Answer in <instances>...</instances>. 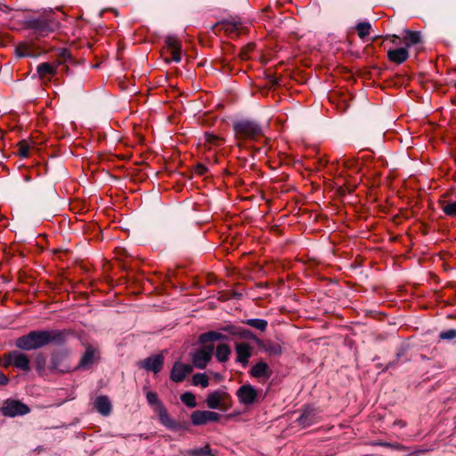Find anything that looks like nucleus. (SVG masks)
<instances>
[{"label": "nucleus", "mask_w": 456, "mask_h": 456, "mask_svg": "<svg viewBox=\"0 0 456 456\" xmlns=\"http://www.w3.org/2000/svg\"><path fill=\"white\" fill-rule=\"evenodd\" d=\"M387 57L389 61L401 64L409 57L408 48L404 45L403 47L388 50Z\"/></svg>", "instance_id": "obj_13"}, {"label": "nucleus", "mask_w": 456, "mask_h": 456, "mask_svg": "<svg viewBox=\"0 0 456 456\" xmlns=\"http://www.w3.org/2000/svg\"><path fill=\"white\" fill-rule=\"evenodd\" d=\"M184 456H209L211 455V450L208 445L203 447L189 449L184 452Z\"/></svg>", "instance_id": "obj_21"}, {"label": "nucleus", "mask_w": 456, "mask_h": 456, "mask_svg": "<svg viewBox=\"0 0 456 456\" xmlns=\"http://www.w3.org/2000/svg\"><path fill=\"white\" fill-rule=\"evenodd\" d=\"M164 363V357L161 354L152 355L139 362V366L154 373L159 372Z\"/></svg>", "instance_id": "obj_10"}, {"label": "nucleus", "mask_w": 456, "mask_h": 456, "mask_svg": "<svg viewBox=\"0 0 456 456\" xmlns=\"http://www.w3.org/2000/svg\"><path fill=\"white\" fill-rule=\"evenodd\" d=\"M207 171V167L202 165V164H199L196 168H195V172L198 174V175H203L205 174Z\"/></svg>", "instance_id": "obj_36"}, {"label": "nucleus", "mask_w": 456, "mask_h": 456, "mask_svg": "<svg viewBox=\"0 0 456 456\" xmlns=\"http://www.w3.org/2000/svg\"><path fill=\"white\" fill-rule=\"evenodd\" d=\"M192 384L205 388L208 387L209 379L205 373H197L192 377Z\"/></svg>", "instance_id": "obj_24"}, {"label": "nucleus", "mask_w": 456, "mask_h": 456, "mask_svg": "<svg viewBox=\"0 0 456 456\" xmlns=\"http://www.w3.org/2000/svg\"><path fill=\"white\" fill-rule=\"evenodd\" d=\"M57 333L50 330H35L20 337L16 346L22 350H34L42 347L57 339Z\"/></svg>", "instance_id": "obj_1"}, {"label": "nucleus", "mask_w": 456, "mask_h": 456, "mask_svg": "<svg viewBox=\"0 0 456 456\" xmlns=\"http://www.w3.org/2000/svg\"><path fill=\"white\" fill-rule=\"evenodd\" d=\"M206 404L209 409L227 411L231 406V396L226 391L218 389L208 395Z\"/></svg>", "instance_id": "obj_2"}, {"label": "nucleus", "mask_w": 456, "mask_h": 456, "mask_svg": "<svg viewBox=\"0 0 456 456\" xmlns=\"http://www.w3.org/2000/svg\"><path fill=\"white\" fill-rule=\"evenodd\" d=\"M231 349L227 344H220L216 349V357L221 362H225L229 360Z\"/></svg>", "instance_id": "obj_18"}, {"label": "nucleus", "mask_w": 456, "mask_h": 456, "mask_svg": "<svg viewBox=\"0 0 456 456\" xmlns=\"http://www.w3.org/2000/svg\"><path fill=\"white\" fill-rule=\"evenodd\" d=\"M219 419V413L210 411H195L191 415V422L197 426L216 422L218 421Z\"/></svg>", "instance_id": "obj_7"}, {"label": "nucleus", "mask_w": 456, "mask_h": 456, "mask_svg": "<svg viewBox=\"0 0 456 456\" xmlns=\"http://www.w3.org/2000/svg\"><path fill=\"white\" fill-rule=\"evenodd\" d=\"M10 364L24 371H28L30 370L28 357L17 351H12L5 356L4 365L6 367Z\"/></svg>", "instance_id": "obj_5"}, {"label": "nucleus", "mask_w": 456, "mask_h": 456, "mask_svg": "<svg viewBox=\"0 0 456 456\" xmlns=\"http://www.w3.org/2000/svg\"><path fill=\"white\" fill-rule=\"evenodd\" d=\"M167 51L170 52V61L180 62L182 60L181 44L177 38L168 37L166 40Z\"/></svg>", "instance_id": "obj_12"}, {"label": "nucleus", "mask_w": 456, "mask_h": 456, "mask_svg": "<svg viewBox=\"0 0 456 456\" xmlns=\"http://www.w3.org/2000/svg\"><path fill=\"white\" fill-rule=\"evenodd\" d=\"M420 42V35L418 32L405 31V36L403 37V44L407 47L417 45Z\"/></svg>", "instance_id": "obj_19"}, {"label": "nucleus", "mask_w": 456, "mask_h": 456, "mask_svg": "<svg viewBox=\"0 0 456 456\" xmlns=\"http://www.w3.org/2000/svg\"><path fill=\"white\" fill-rule=\"evenodd\" d=\"M29 145L26 141H21L18 144V154L21 158H27L28 156L29 152Z\"/></svg>", "instance_id": "obj_30"}, {"label": "nucleus", "mask_w": 456, "mask_h": 456, "mask_svg": "<svg viewBox=\"0 0 456 456\" xmlns=\"http://www.w3.org/2000/svg\"><path fill=\"white\" fill-rule=\"evenodd\" d=\"M247 323L259 330H265L267 327V322L263 319H249Z\"/></svg>", "instance_id": "obj_27"}, {"label": "nucleus", "mask_w": 456, "mask_h": 456, "mask_svg": "<svg viewBox=\"0 0 456 456\" xmlns=\"http://www.w3.org/2000/svg\"><path fill=\"white\" fill-rule=\"evenodd\" d=\"M226 337L217 331H209L200 335V341L201 343H207L208 341H216L225 338Z\"/></svg>", "instance_id": "obj_22"}, {"label": "nucleus", "mask_w": 456, "mask_h": 456, "mask_svg": "<svg viewBox=\"0 0 456 456\" xmlns=\"http://www.w3.org/2000/svg\"><path fill=\"white\" fill-rule=\"evenodd\" d=\"M233 129L239 138L254 139L263 133L261 127L250 120H239L235 122Z\"/></svg>", "instance_id": "obj_3"}, {"label": "nucleus", "mask_w": 456, "mask_h": 456, "mask_svg": "<svg viewBox=\"0 0 456 456\" xmlns=\"http://www.w3.org/2000/svg\"><path fill=\"white\" fill-rule=\"evenodd\" d=\"M94 407L102 415L107 416L111 411V403L107 396H99L94 401Z\"/></svg>", "instance_id": "obj_14"}, {"label": "nucleus", "mask_w": 456, "mask_h": 456, "mask_svg": "<svg viewBox=\"0 0 456 456\" xmlns=\"http://www.w3.org/2000/svg\"><path fill=\"white\" fill-rule=\"evenodd\" d=\"M236 395L240 403L249 405L257 400L259 393L251 385L247 384L241 386Z\"/></svg>", "instance_id": "obj_6"}, {"label": "nucleus", "mask_w": 456, "mask_h": 456, "mask_svg": "<svg viewBox=\"0 0 456 456\" xmlns=\"http://www.w3.org/2000/svg\"><path fill=\"white\" fill-rule=\"evenodd\" d=\"M55 26H56V24L54 22H52V21L45 22V20H41V21L37 22L36 28L41 33H45V32L52 31Z\"/></svg>", "instance_id": "obj_28"}, {"label": "nucleus", "mask_w": 456, "mask_h": 456, "mask_svg": "<svg viewBox=\"0 0 456 456\" xmlns=\"http://www.w3.org/2000/svg\"><path fill=\"white\" fill-rule=\"evenodd\" d=\"M251 346L248 343H238L235 346L236 362L246 366L248 359L251 356Z\"/></svg>", "instance_id": "obj_11"}, {"label": "nucleus", "mask_w": 456, "mask_h": 456, "mask_svg": "<svg viewBox=\"0 0 456 456\" xmlns=\"http://www.w3.org/2000/svg\"><path fill=\"white\" fill-rule=\"evenodd\" d=\"M220 26L225 32L232 34L237 32L240 27V23L236 21H224Z\"/></svg>", "instance_id": "obj_25"}, {"label": "nucleus", "mask_w": 456, "mask_h": 456, "mask_svg": "<svg viewBox=\"0 0 456 456\" xmlns=\"http://www.w3.org/2000/svg\"><path fill=\"white\" fill-rule=\"evenodd\" d=\"M443 210L446 215L454 216L456 215V202H450L443 207Z\"/></svg>", "instance_id": "obj_31"}, {"label": "nucleus", "mask_w": 456, "mask_h": 456, "mask_svg": "<svg viewBox=\"0 0 456 456\" xmlns=\"http://www.w3.org/2000/svg\"><path fill=\"white\" fill-rule=\"evenodd\" d=\"M251 375L255 378L268 377L269 367L264 362H259L251 368Z\"/></svg>", "instance_id": "obj_16"}, {"label": "nucleus", "mask_w": 456, "mask_h": 456, "mask_svg": "<svg viewBox=\"0 0 456 456\" xmlns=\"http://www.w3.org/2000/svg\"><path fill=\"white\" fill-rule=\"evenodd\" d=\"M265 350L272 354H279L281 353V347L278 344H268Z\"/></svg>", "instance_id": "obj_32"}, {"label": "nucleus", "mask_w": 456, "mask_h": 456, "mask_svg": "<svg viewBox=\"0 0 456 456\" xmlns=\"http://www.w3.org/2000/svg\"><path fill=\"white\" fill-rule=\"evenodd\" d=\"M155 412L158 414L161 424H163L164 426H166L168 428H175V422L168 415V413L164 406H159L158 411H156Z\"/></svg>", "instance_id": "obj_15"}, {"label": "nucleus", "mask_w": 456, "mask_h": 456, "mask_svg": "<svg viewBox=\"0 0 456 456\" xmlns=\"http://www.w3.org/2000/svg\"><path fill=\"white\" fill-rule=\"evenodd\" d=\"M389 38L391 39V42L395 45H399L400 44H403V39H401L399 37L393 35L390 36Z\"/></svg>", "instance_id": "obj_35"}, {"label": "nucleus", "mask_w": 456, "mask_h": 456, "mask_svg": "<svg viewBox=\"0 0 456 456\" xmlns=\"http://www.w3.org/2000/svg\"><path fill=\"white\" fill-rule=\"evenodd\" d=\"M95 360V351L92 348H87L84 355L82 356L79 367L83 369H88Z\"/></svg>", "instance_id": "obj_17"}, {"label": "nucleus", "mask_w": 456, "mask_h": 456, "mask_svg": "<svg viewBox=\"0 0 456 456\" xmlns=\"http://www.w3.org/2000/svg\"><path fill=\"white\" fill-rule=\"evenodd\" d=\"M456 338V330L451 329L440 333V338L442 339H453Z\"/></svg>", "instance_id": "obj_33"}, {"label": "nucleus", "mask_w": 456, "mask_h": 456, "mask_svg": "<svg viewBox=\"0 0 456 456\" xmlns=\"http://www.w3.org/2000/svg\"><path fill=\"white\" fill-rule=\"evenodd\" d=\"M29 411L27 405L18 401H8L3 407V413L5 416L15 417L17 415H24Z\"/></svg>", "instance_id": "obj_8"}, {"label": "nucleus", "mask_w": 456, "mask_h": 456, "mask_svg": "<svg viewBox=\"0 0 456 456\" xmlns=\"http://www.w3.org/2000/svg\"><path fill=\"white\" fill-rule=\"evenodd\" d=\"M357 32L360 37H364L370 34L371 26L369 22H361L357 25Z\"/></svg>", "instance_id": "obj_29"}, {"label": "nucleus", "mask_w": 456, "mask_h": 456, "mask_svg": "<svg viewBox=\"0 0 456 456\" xmlns=\"http://www.w3.org/2000/svg\"><path fill=\"white\" fill-rule=\"evenodd\" d=\"M192 371L190 364L176 362L171 370L170 379L175 382H182L185 377Z\"/></svg>", "instance_id": "obj_9"}, {"label": "nucleus", "mask_w": 456, "mask_h": 456, "mask_svg": "<svg viewBox=\"0 0 456 456\" xmlns=\"http://www.w3.org/2000/svg\"><path fill=\"white\" fill-rule=\"evenodd\" d=\"M309 416V412L305 411L302 413L301 416L297 419L299 425H302L304 427L309 426L311 424V421L308 419Z\"/></svg>", "instance_id": "obj_34"}, {"label": "nucleus", "mask_w": 456, "mask_h": 456, "mask_svg": "<svg viewBox=\"0 0 456 456\" xmlns=\"http://www.w3.org/2000/svg\"><path fill=\"white\" fill-rule=\"evenodd\" d=\"M214 349L213 345H205L198 349L192 355L193 365L200 370L205 369L212 358Z\"/></svg>", "instance_id": "obj_4"}, {"label": "nucleus", "mask_w": 456, "mask_h": 456, "mask_svg": "<svg viewBox=\"0 0 456 456\" xmlns=\"http://www.w3.org/2000/svg\"><path fill=\"white\" fill-rule=\"evenodd\" d=\"M8 382V378L0 371V386H5Z\"/></svg>", "instance_id": "obj_37"}, {"label": "nucleus", "mask_w": 456, "mask_h": 456, "mask_svg": "<svg viewBox=\"0 0 456 456\" xmlns=\"http://www.w3.org/2000/svg\"><path fill=\"white\" fill-rule=\"evenodd\" d=\"M146 399L148 403L153 407L154 411H158L159 406H164L159 400L157 394L152 391L146 392Z\"/></svg>", "instance_id": "obj_23"}, {"label": "nucleus", "mask_w": 456, "mask_h": 456, "mask_svg": "<svg viewBox=\"0 0 456 456\" xmlns=\"http://www.w3.org/2000/svg\"><path fill=\"white\" fill-rule=\"evenodd\" d=\"M37 70L39 77L43 78L48 75H54L56 73V67L48 62H43L37 66Z\"/></svg>", "instance_id": "obj_20"}, {"label": "nucleus", "mask_w": 456, "mask_h": 456, "mask_svg": "<svg viewBox=\"0 0 456 456\" xmlns=\"http://www.w3.org/2000/svg\"><path fill=\"white\" fill-rule=\"evenodd\" d=\"M181 401L190 408H194L197 405L195 395L191 392L183 393L181 395Z\"/></svg>", "instance_id": "obj_26"}]
</instances>
